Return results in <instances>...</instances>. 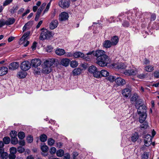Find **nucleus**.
I'll return each instance as SVG.
<instances>
[{"mask_svg": "<svg viewBox=\"0 0 159 159\" xmlns=\"http://www.w3.org/2000/svg\"><path fill=\"white\" fill-rule=\"evenodd\" d=\"M57 60L56 61H57ZM56 61V59L54 58L49 59L44 61L42 66V72L43 73L48 74L52 70L53 65Z\"/></svg>", "mask_w": 159, "mask_h": 159, "instance_id": "f257e3e1", "label": "nucleus"}, {"mask_svg": "<svg viewBox=\"0 0 159 159\" xmlns=\"http://www.w3.org/2000/svg\"><path fill=\"white\" fill-rule=\"evenodd\" d=\"M146 107L145 105H142L138 109L137 112L139 115V121L140 123L143 122L146 118Z\"/></svg>", "mask_w": 159, "mask_h": 159, "instance_id": "f03ea898", "label": "nucleus"}, {"mask_svg": "<svg viewBox=\"0 0 159 159\" xmlns=\"http://www.w3.org/2000/svg\"><path fill=\"white\" fill-rule=\"evenodd\" d=\"M96 63L100 66H105L108 63L109 59L107 56H104L102 57H99L97 58Z\"/></svg>", "mask_w": 159, "mask_h": 159, "instance_id": "7ed1b4c3", "label": "nucleus"}, {"mask_svg": "<svg viewBox=\"0 0 159 159\" xmlns=\"http://www.w3.org/2000/svg\"><path fill=\"white\" fill-rule=\"evenodd\" d=\"M52 36V33L47 29H42L39 36V39L41 40L49 39Z\"/></svg>", "mask_w": 159, "mask_h": 159, "instance_id": "20e7f679", "label": "nucleus"}, {"mask_svg": "<svg viewBox=\"0 0 159 159\" xmlns=\"http://www.w3.org/2000/svg\"><path fill=\"white\" fill-rule=\"evenodd\" d=\"M88 55H91L93 54V56L97 57V58L99 57H102L104 56H107L105 54V52L102 50H98L95 51H92L87 53Z\"/></svg>", "mask_w": 159, "mask_h": 159, "instance_id": "39448f33", "label": "nucleus"}, {"mask_svg": "<svg viewBox=\"0 0 159 159\" xmlns=\"http://www.w3.org/2000/svg\"><path fill=\"white\" fill-rule=\"evenodd\" d=\"M87 54L84 55L83 53L78 52H76L74 53L73 56L75 58L81 57L87 61H89L90 59V56H88Z\"/></svg>", "mask_w": 159, "mask_h": 159, "instance_id": "423d86ee", "label": "nucleus"}, {"mask_svg": "<svg viewBox=\"0 0 159 159\" xmlns=\"http://www.w3.org/2000/svg\"><path fill=\"white\" fill-rule=\"evenodd\" d=\"M70 0H61L59 2V5L62 8H68L70 6Z\"/></svg>", "mask_w": 159, "mask_h": 159, "instance_id": "0eeeda50", "label": "nucleus"}, {"mask_svg": "<svg viewBox=\"0 0 159 159\" xmlns=\"http://www.w3.org/2000/svg\"><path fill=\"white\" fill-rule=\"evenodd\" d=\"M31 65L29 61H25L23 62L21 64V69L25 71L27 70L30 68Z\"/></svg>", "mask_w": 159, "mask_h": 159, "instance_id": "6e6552de", "label": "nucleus"}, {"mask_svg": "<svg viewBox=\"0 0 159 159\" xmlns=\"http://www.w3.org/2000/svg\"><path fill=\"white\" fill-rule=\"evenodd\" d=\"M94 77L96 78L100 77L101 76L106 77L109 75V72L105 70H102L101 71H98L97 74H94Z\"/></svg>", "mask_w": 159, "mask_h": 159, "instance_id": "1a4fd4ad", "label": "nucleus"}, {"mask_svg": "<svg viewBox=\"0 0 159 159\" xmlns=\"http://www.w3.org/2000/svg\"><path fill=\"white\" fill-rule=\"evenodd\" d=\"M152 138L149 134H147L145 136L144 141L145 145L146 146H148L150 145L152 142Z\"/></svg>", "mask_w": 159, "mask_h": 159, "instance_id": "9d476101", "label": "nucleus"}, {"mask_svg": "<svg viewBox=\"0 0 159 159\" xmlns=\"http://www.w3.org/2000/svg\"><path fill=\"white\" fill-rule=\"evenodd\" d=\"M41 64V61L39 59H33L31 61V65H32V66L34 67L40 66Z\"/></svg>", "mask_w": 159, "mask_h": 159, "instance_id": "9b49d317", "label": "nucleus"}, {"mask_svg": "<svg viewBox=\"0 0 159 159\" xmlns=\"http://www.w3.org/2000/svg\"><path fill=\"white\" fill-rule=\"evenodd\" d=\"M138 72V71L135 68L132 69L131 70H126L125 72V74L126 75H136Z\"/></svg>", "mask_w": 159, "mask_h": 159, "instance_id": "f8f14e48", "label": "nucleus"}, {"mask_svg": "<svg viewBox=\"0 0 159 159\" xmlns=\"http://www.w3.org/2000/svg\"><path fill=\"white\" fill-rule=\"evenodd\" d=\"M68 15L67 13L62 12L59 15V19L61 21L65 20L68 18Z\"/></svg>", "mask_w": 159, "mask_h": 159, "instance_id": "ddd939ff", "label": "nucleus"}, {"mask_svg": "<svg viewBox=\"0 0 159 159\" xmlns=\"http://www.w3.org/2000/svg\"><path fill=\"white\" fill-rule=\"evenodd\" d=\"M19 66V64L17 62H14L11 63L9 66V68L10 70H13L18 68Z\"/></svg>", "mask_w": 159, "mask_h": 159, "instance_id": "4468645a", "label": "nucleus"}, {"mask_svg": "<svg viewBox=\"0 0 159 159\" xmlns=\"http://www.w3.org/2000/svg\"><path fill=\"white\" fill-rule=\"evenodd\" d=\"M116 84L119 86L123 85L125 84V80L120 77L116 78Z\"/></svg>", "mask_w": 159, "mask_h": 159, "instance_id": "2eb2a0df", "label": "nucleus"}, {"mask_svg": "<svg viewBox=\"0 0 159 159\" xmlns=\"http://www.w3.org/2000/svg\"><path fill=\"white\" fill-rule=\"evenodd\" d=\"M131 90L129 88H125L122 91V94L123 96L126 97L129 96L130 94Z\"/></svg>", "mask_w": 159, "mask_h": 159, "instance_id": "dca6fc26", "label": "nucleus"}, {"mask_svg": "<svg viewBox=\"0 0 159 159\" xmlns=\"http://www.w3.org/2000/svg\"><path fill=\"white\" fill-rule=\"evenodd\" d=\"M103 45L106 48H109L113 46L111 41L109 40L105 41L103 43Z\"/></svg>", "mask_w": 159, "mask_h": 159, "instance_id": "f3484780", "label": "nucleus"}, {"mask_svg": "<svg viewBox=\"0 0 159 159\" xmlns=\"http://www.w3.org/2000/svg\"><path fill=\"white\" fill-rule=\"evenodd\" d=\"M8 72V68L5 66L0 67V76L6 75Z\"/></svg>", "mask_w": 159, "mask_h": 159, "instance_id": "a211bd4d", "label": "nucleus"}, {"mask_svg": "<svg viewBox=\"0 0 159 159\" xmlns=\"http://www.w3.org/2000/svg\"><path fill=\"white\" fill-rule=\"evenodd\" d=\"M58 22L57 20L52 21L50 24L49 27L51 30H53L56 28L58 25Z\"/></svg>", "mask_w": 159, "mask_h": 159, "instance_id": "6ab92c4d", "label": "nucleus"}, {"mask_svg": "<svg viewBox=\"0 0 159 159\" xmlns=\"http://www.w3.org/2000/svg\"><path fill=\"white\" fill-rule=\"evenodd\" d=\"M89 72L93 73V76L94 77V74L96 73L97 72H98L97 70V68L94 66H90L89 68Z\"/></svg>", "mask_w": 159, "mask_h": 159, "instance_id": "aec40b11", "label": "nucleus"}, {"mask_svg": "<svg viewBox=\"0 0 159 159\" xmlns=\"http://www.w3.org/2000/svg\"><path fill=\"white\" fill-rule=\"evenodd\" d=\"M70 62V60L68 58H64L61 60V63L63 66H68Z\"/></svg>", "mask_w": 159, "mask_h": 159, "instance_id": "412c9836", "label": "nucleus"}, {"mask_svg": "<svg viewBox=\"0 0 159 159\" xmlns=\"http://www.w3.org/2000/svg\"><path fill=\"white\" fill-rule=\"evenodd\" d=\"M115 68H116L117 69H124L126 68V66L123 63H120L118 64H115L114 65Z\"/></svg>", "mask_w": 159, "mask_h": 159, "instance_id": "4be33fe9", "label": "nucleus"}, {"mask_svg": "<svg viewBox=\"0 0 159 159\" xmlns=\"http://www.w3.org/2000/svg\"><path fill=\"white\" fill-rule=\"evenodd\" d=\"M55 52L57 55L61 56L65 53V51L63 49L58 48L56 50Z\"/></svg>", "mask_w": 159, "mask_h": 159, "instance_id": "5701e85b", "label": "nucleus"}, {"mask_svg": "<svg viewBox=\"0 0 159 159\" xmlns=\"http://www.w3.org/2000/svg\"><path fill=\"white\" fill-rule=\"evenodd\" d=\"M0 156L3 159H6L7 157V154L6 152H4L2 149L0 148Z\"/></svg>", "mask_w": 159, "mask_h": 159, "instance_id": "b1692460", "label": "nucleus"}, {"mask_svg": "<svg viewBox=\"0 0 159 159\" xmlns=\"http://www.w3.org/2000/svg\"><path fill=\"white\" fill-rule=\"evenodd\" d=\"M119 39L116 36L113 37L111 39V41L112 44V45H115L118 43Z\"/></svg>", "mask_w": 159, "mask_h": 159, "instance_id": "393cba45", "label": "nucleus"}, {"mask_svg": "<svg viewBox=\"0 0 159 159\" xmlns=\"http://www.w3.org/2000/svg\"><path fill=\"white\" fill-rule=\"evenodd\" d=\"M81 70V69L80 68L75 69L73 71V75H76L80 74Z\"/></svg>", "mask_w": 159, "mask_h": 159, "instance_id": "a878e982", "label": "nucleus"}, {"mask_svg": "<svg viewBox=\"0 0 159 159\" xmlns=\"http://www.w3.org/2000/svg\"><path fill=\"white\" fill-rule=\"evenodd\" d=\"M6 25H9L11 24H12L15 21V19L12 18H9L7 19V20L5 21Z\"/></svg>", "mask_w": 159, "mask_h": 159, "instance_id": "bb28decb", "label": "nucleus"}, {"mask_svg": "<svg viewBox=\"0 0 159 159\" xmlns=\"http://www.w3.org/2000/svg\"><path fill=\"white\" fill-rule=\"evenodd\" d=\"M139 138V134L137 133H135L132 134L131 136V140L133 142H135Z\"/></svg>", "mask_w": 159, "mask_h": 159, "instance_id": "cd10ccee", "label": "nucleus"}, {"mask_svg": "<svg viewBox=\"0 0 159 159\" xmlns=\"http://www.w3.org/2000/svg\"><path fill=\"white\" fill-rule=\"evenodd\" d=\"M145 70L148 72H150L154 70V66L151 65H148L145 67Z\"/></svg>", "mask_w": 159, "mask_h": 159, "instance_id": "c85d7f7f", "label": "nucleus"}, {"mask_svg": "<svg viewBox=\"0 0 159 159\" xmlns=\"http://www.w3.org/2000/svg\"><path fill=\"white\" fill-rule=\"evenodd\" d=\"M18 75L20 78H24L26 76V73L25 71L23 70V71L19 72Z\"/></svg>", "mask_w": 159, "mask_h": 159, "instance_id": "c756f323", "label": "nucleus"}, {"mask_svg": "<svg viewBox=\"0 0 159 159\" xmlns=\"http://www.w3.org/2000/svg\"><path fill=\"white\" fill-rule=\"evenodd\" d=\"M47 136L45 134H43L40 136V140L42 142H44L47 140Z\"/></svg>", "mask_w": 159, "mask_h": 159, "instance_id": "7c9ffc66", "label": "nucleus"}, {"mask_svg": "<svg viewBox=\"0 0 159 159\" xmlns=\"http://www.w3.org/2000/svg\"><path fill=\"white\" fill-rule=\"evenodd\" d=\"M30 31H28L25 33L21 38L20 40L21 41L24 40L25 39L30 35Z\"/></svg>", "mask_w": 159, "mask_h": 159, "instance_id": "2f4dec72", "label": "nucleus"}, {"mask_svg": "<svg viewBox=\"0 0 159 159\" xmlns=\"http://www.w3.org/2000/svg\"><path fill=\"white\" fill-rule=\"evenodd\" d=\"M78 65V62L75 61H72L70 63V65L71 67L75 68Z\"/></svg>", "mask_w": 159, "mask_h": 159, "instance_id": "473e14b6", "label": "nucleus"}, {"mask_svg": "<svg viewBox=\"0 0 159 159\" xmlns=\"http://www.w3.org/2000/svg\"><path fill=\"white\" fill-rule=\"evenodd\" d=\"M3 140L4 143L6 144H8L9 143L10 141V139L9 137H5L3 138Z\"/></svg>", "mask_w": 159, "mask_h": 159, "instance_id": "72a5a7b5", "label": "nucleus"}, {"mask_svg": "<svg viewBox=\"0 0 159 159\" xmlns=\"http://www.w3.org/2000/svg\"><path fill=\"white\" fill-rule=\"evenodd\" d=\"M46 5V3H44L42 4L40 7L38 9L37 12L41 13L42 11L44 9Z\"/></svg>", "mask_w": 159, "mask_h": 159, "instance_id": "f704fd0d", "label": "nucleus"}, {"mask_svg": "<svg viewBox=\"0 0 159 159\" xmlns=\"http://www.w3.org/2000/svg\"><path fill=\"white\" fill-rule=\"evenodd\" d=\"M11 142L13 144H16L18 143V140L17 137L11 138Z\"/></svg>", "mask_w": 159, "mask_h": 159, "instance_id": "c9c22d12", "label": "nucleus"}, {"mask_svg": "<svg viewBox=\"0 0 159 159\" xmlns=\"http://www.w3.org/2000/svg\"><path fill=\"white\" fill-rule=\"evenodd\" d=\"M56 154L57 156L58 157H61L64 154V151L62 150H59L57 151Z\"/></svg>", "mask_w": 159, "mask_h": 159, "instance_id": "e433bc0d", "label": "nucleus"}, {"mask_svg": "<svg viewBox=\"0 0 159 159\" xmlns=\"http://www.w3.org/2000/svg\"><path fill=\"white\" fill-rule=\"evenodd\" d=\"M17 133L15 131H12L10 134L11 138L16 137Z\"/></svg>", "mask_w": 159, "mask_h": 159, "instance_id": "4c0bfd02", "label": "nucleus"}, {"mask_svg": "<svg viewBox=\"0 0 159 159\" xmlns=\"http://www.w3.org/2000/svg\"><path fill=\"white\" fill-rule=\"evenodd\" d=\"M148 127V123L145 122L143 124L140 125V127L142 129H146Z\"/></svg>", "mask_w": 159, "mask_h": 159, "instance_id": "58836bf2", "label": "nucleus"}, {"mask_svg": "<svg viewBox=\"0 0 159 159\" xmlns=\"http://www.w3.org/2000/svg\"><path fill=\"white\" fill-rule=\"evenodd\" d=\"M18 137L19 138L22 139L25 137V133L23 132H20L18 134Z\"/></svg>", "mask_w": 159, "mask_h": 159, "instance_id": "ea45409f", "label": "nucleus"}, {"mask_svg": "<svg viewBox=\"0 0 159 159\" xmlns=\"http://www.w3.org/2000/svg\"><path fill=\"white\" fill-rule=\"evenodd\" d=\"M41 149L43 152H46L48 150V148L46 145H43L41 147Z\"/></svg>", "mask_w": 159, "mask_h": 159, "instance_id": "a19ab883", "label": "nucleus"}, {"mask_svg": "<svg viewBox=\"0 0 159 159\" xmlns=\"http://www.w3.org/2000/svg\"><path fill=\"white\" fill-rule=\"evenodd\" d=\"M55 141L54 139L52 138H50L48 139V143L49 145L52 146L54 143Z\"/></svg>", "mask_w": 159, "mask_h": 159, "instance_id": "79ce46f5", "label": "nucleus"}, {"mask_svg": "<svg viewBox=\"0 0 159 159\" xmlns=\"http://www.w3.org/2000/svg\"><path fill=\"white\" fill-rule=\"evenodd\" d=\"M16 152V148L14 147H12L10 148V152L11 154H15Z\"/></svg>", "mask_w": 159, "mask_h": 159, "instance_id": "37998d69", "label": "nucleus"}, {"mask_svg": "<svg viewBox=\"0 0 159 159\" xmlns=\"http://www.w3.org/2000/svg\"><path fill=\"white\" fill-rule=\"evenodd\" d=\"M108 80L111 82L115 80H116V77L112 75H110L109 77H108Z\"/></svg>", "mask_w": 159, "mask_h": 159, "instance_id": "c03bdc74", "label": "nucleus"}, {"mask_svg": "<svg viewBox=\"0 0 159 159\" xmlns=\"http://www.w3.org/2000/svg\"><path fill=\"white\" fill-rule=\"evenodd\" d=\"M138 97L136 94H134V95L131 98V100L132 101L136 102L138 100Z\"/></svg>", "mask_w": 159, "mask_h": 159, "instance_id": "a18cd8bd", "label": "nucleus"}, {"mask_svg": "<svg viewBox=\"0 0 159 159\" xmlns=\"http://www.w3.org/2000/svg\"><path fill=\"white\" fill-rule=\"evenodd\" d=\"M148 155L147 152H144L142 156V159H148Z\"/></svg>", "mask_w": 159, "mask_h": 159, "instance_id": "49530a36", "label": "nucleus"}, {"mask_svg": "<svg viewBox=\"0 0 159 159\" xmlns=\"http://www.w3.org/2000/svg\"><path fill=\"white\" fill-rule=\"evenodd\" d=\"M6 25V23L5 21L3 19L0 20V28L2 27L4 25Z\"/></svg>", "mask_w": 159, "mask_h": 159, "instance_id": "de8ad7c7", "label": "nucleus"}, {"mask_svg": "<svg viewBox=\"0 0 159 159\" xmlns=\"http://www.w3.org/2000/svg\"><path fill=\"white\" fill-rule=\"evenodd\" d=\"M146 76V75L143 74L142 73L141 74H140V75H137V76L138 78L140 79H143L144 78H145Z\"/></svg>", "mask_w": 159, "mask_h": 159, "instance_id": "09e8293b", "label": "nucleus"}, {"mask_svg": "<svg viewBox=\"0 0 159 159\" xmlns=\"http://www.w3.org/2000/svg\"><path fill=\"white\" fill-rule=\"evenodd\" d=\"M56 151V148L54 147H52L50 149V152L51 154H53L55 153Z\"/></svg>", "mask_w": 159, "mask_h": 159, "instance_id": "8fccbe9b", "label": "nucleus"}, {"mask_svg": "<svg viewBox=\"0 0 159 159\" xmlns=\"http://www.w3.org/2000/svg\"><path fill=\"white\" fill-rule=\"evenodd\" d=\"M50 4H51V3H50V2H49L48 3L47 5L46 8L45 9V10L44 11L43 14L45 12H47L48 11V10H49V7H50Z\"/></svg>", "mask_w": 159, "mask_h": 159, "instance_id": "3c124183", "label": "nucleus"}, {"mask_svg": "<svg viewBox=\"0 0 159 159\" xmlns=\"http://www.w3.org/2000/svg\"><path fill=\"white\" fill-rule=\"evenodd\" d=\"M17 150L20 153H22L24 152L25 149L22 147L20 146L18 147Z\"/></svg>", "mask_w": 159, "mask_h": 159, "instance_id": "603ef678", "label": "nucleus"}, {"mask_svg": "<svg viewBox=\"0 0 159 159\" xmlns=\"http://www.w3.org/2000/svg\"><path fill=\"white\" fill-rule=\"evenodd\" d=\"M27 139L28 143H31L33 141V137L31 136H28Z\"/></svg>", "mask_w": 159, "mask_h": 159, "instance_id": "864d4df0", "label": "nucleus"}, {"mask_svg": "<svg viewBox=\"0 0 159 159\" xmlns=\"http://www.w3.org/2000/svg\"><path fill=\"white\" fill-rule=\"evenodd\" d=\"M12 0H6L3 3V5L6 6L10 4Z\"/></svg>", "mask_w": 159, "mask_h": 159, "instance_id": "5fc2aeb1", "label": "nucleus"}, {"mask_svg": "<svg viewBox=\"0 0 159 159\" xmlns=\"http://www.w3.org/2000/svg\"><path fill=\"white\" fill-rule=\"evenodd\" d=\"M154 76L156 78H159V70L156 71L155 72Z\"/></svg>", "mask_w": 159, "mask_h": 159, "instance_id": "6e6d98bb", "label": "nucleus"}, {"mask_svg": "<svg viewBox=\"0 0 159 159\" xmlns=\"http://www.w3.org/2000/svg\"><path fill=\"white\" fill-rule=\"evenodd\" d=\"M142 102V100L141 99L138 100L136 102V103L135 104V106L136 107H137V106H138V105H140L141 103Z\"/></svg>", "mask_w": 159, "mask_h": 159, "instance_id": "4d7b16f0", "label": "nucleus"}, {"mask_svg": "<svg viewBox=\"0 0 159 159\" xmlns=\"http://www.w3.org/2000/svg\"><path fill=\"white\" fill-rule=\"evenodd\" d=\"M9 157L10 159H15L16 157V155L15 154L10 153L9 156Z\"/></svg>", "mask_w": 159, "mask_h": 159, "instance_id": "13d9d810", "label": "nucleus"}, {"mask_svg": "<svg viewBox=\"0 0 159 159\" xmlns=\"http://www.w3.org/2000/svg\"><path fill=\"white\" fill-rule=\"evenodd\" d=\"M40 13L37 12L35 18V20L36 21H37L39 18V17L40 16Z\"/></svg>", "mask_w": 159, "mask_h": 159, "instance_id": "bf43d9fd", "label": "nucleus"}, {"mask_svg": "<svg viewBox=\"0 0 159 159\" xmlns=\"http://www.w3.org/2000/svg\"><path fill=\"white\" fill-rule=\"evenodd\" d=\"M52 49V48L50 46H48L46 49V51L48 52H51Z\"/></svg>", "mask_w": 159, "mask_h": 159, "instance_id": "052dcab7", "label": "nucleus"}, {"mask_svg": "<svg viewBox=\"0 0 159 159\" xmlns=\"http://www.w3.org/2000/svg\"><path fill=\"white\" fill-rule=\"evenodd\" d=\"M37 44V43L36 42H34L32 46H31V48H32V50H34L36 47V45Z\"/></svg>", "mask_w": 159, "mask_h": 159, "instance_id": "680f3d73", "label": "nucleus"}, {"mask_svg": "<svg viewBox=\"0 0 159 159\" xmlns=\"http://www.w3.org/2000/svg\"><path fill=\"white\" fill-rule=\"evenodd\" d=\"M70 155L67 153L66 154L64 157L63 159H70Z\"/></svg>", "mask_w": 159, "mask_h": 159, "instance_id": "e2e57ef3", "label": "nucleus"}, {"mask_svg": "<svg viewBox=\"0 0 159 159\" xmlns=\"http://www.w3.org/2000/svg\"><path fill=\"white\" fill-rule=\"evenodd\" d=\"M156 18V16L155 14H152L151 16V19L152 20H154Z\"/></svg>", "mask_w": 159, "mask_h": 159, "instance_id": "0e129e2a", "label": "nucleus"}, {"mask_svg": "<svg viewBox=\"0 0 159 159\" xmlns=\"http://www.w3.org/2000/svg\"><path fill=\"white\" fill-rule=\"evenodd\" d=\"M19 144L21 145L24 146L25 144V143L24 141L21 140L19 142Z\"/></svg>", "mask_w": 159, "mask_h": 159, "instance_id": "69168bd1", "label": "nucleus"}, {"mask_svg": "<svg viewBox=\"0 0 159 159\" xmlns=\"http://www.w3.org/2000/svg\"><path fill=\"white\" fill-rule=\"evenodd\" d=\"M17 7H13V8H12L11 10H10V11L12 13H14V11L15 10H17Z\"/></svg>", "mask_w": 159, "mask_h": 159, "instance_id": "338daca9", "label": "nucleus"}, {"mask_svg": "<svg viewBox=\"0 0 159 159\" xmlns=\"http://www.w3.org/2000/svg\"><path fill=\"white\" fill-rule=\"evenodd\" d=\"M42 20H41L38 23V25H37V26H36V27L38 28H39V27L42 24Z\"/></svg>", "mask_w": 159, "mask_h": 159, "instance_id": "774afa93", "label": "nucleus"}]
</instances>
